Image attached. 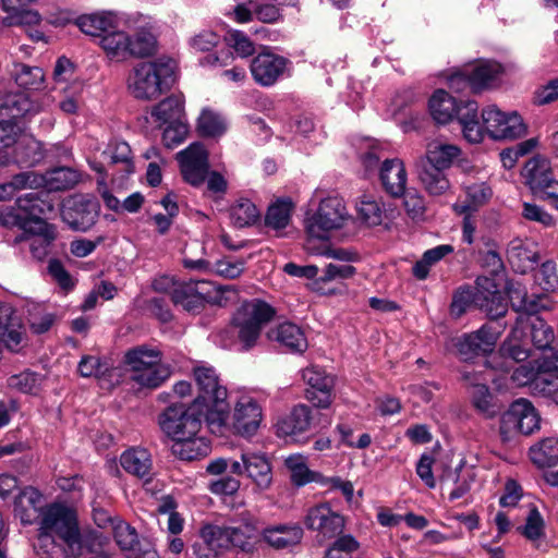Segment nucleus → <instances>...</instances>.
Segmentation results:
<instances>
[{
    "mask_svg": "<svg viewBox=\"0 0 558 558\" xmlns=\"http://www.w3.org/2000/svg\"><path fill=\"white\" fill-rule=\"evenodd\" d=\"M228 124L226 119L209 108L202 110L197 119V131L205 137H219L226 133Z\"/></svg>",
    "mask_w": 558,
    "mask_h": 558,
    "instance_id": "obj_53",
    "label": "nucleus"
},
{
    "mask_svg": "<svg viewBox=\"0 0 558 558\" xmlns=\"http://www.w3.org/2000/svg\"><path fill=\"white\" fill-rule=\"evenodd\" d=\"M302 377L308 385L306 399L316 408H328L332 402L333 378L318 366L306 367Z\"/></svg>",
    "mask_w": 558,
    "mask_h": 558,
    "instance_id": "obj_19",
    "label": "nucleus"
},
{
    "mask_svg": "<svg viewBox=\"0 0 558 558\" xmlns=\"http://www.w3.org/2000/svg\"><path fill=\"white\" fill-rule=\"evenodd\" d=\"M539 415L534 405L526 399L514 401L504 413L500 421V436L502 441H509L515 432L530 435L539 428Z\"/></svg>",
    "mask_w": 558,
    "mask_h": 558,
    "instance_id": "obj_12",
    "label": "nucleus"
},
{
    "mask_svg": "<svg viewBox=\"0 0 558 558\" xmlns=\"http://www.w3.org/2000/svg\"><path fill=\"white\" fill-rule=\"evenodd\" d=\"M201 537L226 550L234 548L245 553L252 551L262 539L257 521L250 513H241L222 525H204Z\"/></svg>",
    "mask_w": 558,
    "mask_h": 558,
    "instance_id": "obj_3",
    "label": "nucleus"
},
{
    "mask_svg": "<svg viewBox=\"0 0 558 558\" xmlns=\"http://www.w3.org/2000/svg\"><path fill=\"white\" fill-rule=\"evenodd\" d=\"M511 381L518 387L530 385L534 392L548 397L558 404V384L545 376L542 359L515 367Z\"/></svg>",
    "mask_w": 558,
    "mask_h": 558,
    "instance_id": "obj_15",
    "label": "nucleus"
},
{
    "mask_svg": "<svg viewBox=\"0 0 558 558\" xmlns=\"http://www.w3.org/2000/svg\"><path fill=\"white\" fill-rule=\"evenodd\" d=\"M379 180L384 190L392 197H401L407 187L408 174L401 159H385L379 168Z\"/></svg>",
    "mask_w": 558,
    "mask_h": 558,
    "instance_id": "obj_25",
    "label": "nucleus"
},
{
    "mask_svg": "<svg viewBox=\"0 0 558 558\" xmlns=\"http://www.w3.org/2000/svg\"><path fill=\"white\" fill-rule=\"evenodd\" d=\"M553 328L539 316H518L509 340L502 345V352L517 362L530 356L529 341L537 350H549L554 342Z\"/></svg>",
    "mask_w": 558,
    "mask_h": 558,
    "instance_id": "obj_4",
    "label": "nucleus"
},
{
    "mask_svg": "<svg viewBox=\"0 0 558 558\" xmlns=\"http://www.w3.org/2000/svg\"><path fill=\"white\" fill-rule=\"evenodd\" d=\"M444 171L430 166H424L420 171V181L429 195L440 196L450 190V182Z\"/></svg>",
    "mask_w": 558,
    "mask_h": 558,
    "instance_id": "obj_50",
    "label": "nucleus"
},
{
    "mask_svg": "<svg viewBox=\"0 0 558 558\" xmlns=\"http://www.w3.org/2000/svg\"><path fill=\"white\" fill-rule=\"evenodd\" d=\"M454 117L458 119L464 138L478 144L484 140V129L478 120V106L476 101L469 100L457 105Z\"/></svg>",
    "mask_w": 558,
    "mask_h": 558,
    "instance_id": "obj_27",
    "label": "nucleus"
},
{
    "mask_svg": "<svg viewBox=\"0 0 558 558\" xmlns=\"http://www.w3.org/2000/svg\"><path fill=\"white\" fill-rule=\"evenodd\" d=\"M292 209L293 203L289 198L277 199L267 209L266 226L276 231L284 229L291 220Z\"/></svg>",
    "mask_w": 558,
    "mask_h": 558,
    "instance_id": "obj_54",
    "label": "nucleus"
},
{
    "mask_svg": "<svg viewBox=\"0 0 558 558\" xmlns=\"http://www.w3.org/2000/svg\"><path fill=\"white\" fill-rule=\"evenodd\" d=\"M461 377L475 410L487 418L496 416L500 408L487 387L486 375L483 372L465 368L461 372Z\"/></svg>",
    "mask_w": 558,
    "mask_h": 558,
    "instance_id": "obj_14",
    "label": "nucleus"
},
{
    "mask_svg": "<svg viewBox=\"0 0 558 558\" xmlns=\"http://www.w3.org/2000/svg\"><path fill=\"white\" fill-rule=\"evenodd\" d=\"M468 68L471 82H473V92H477L492 84L501 71L500 64L495 61H482Z\"/></svg>",
    "mask_w": 558,
    "mask_h": 558,
    "instance_id": "obj_56",
    "label": "nucleus"
},
{
    "mask_svg": "<svg viewBox=\"0 0 558 558\" xmlns=\"http://www.w3.org/2000/svg\"><path fill=\"white\" fill-rule=\"evenodd\" d=\"M312 411L305 404L295 405L290 414L278 422V432L284 436L295 437L312 426Z\"/></svg>",
    "mask_w": 558,
    "mask_h": 558,
    "instance_id": "obj_34",
    "label": "nucleus"
},
{
    "mask_svg": "<svg viewBox=\"0 0 558 558\" xmlns=\"http://www.w3.org/2000/svg\"><path fill=\"white\" fill-rule=\"evenodd\" d=\"M22 324L10 304L0 303V343L14 349L22 341Z\"/></svg>",
    "mask_w": 558,
    "mask_h": 558,
    "instance_id": "obj_33",
    "label": "nucleus"
},
{
    "mask_svg": "<svg viewBox=\"0 0 558 558\" xmlns=\"http://www.w3.org/2000/svg\"><path fill=\"white\" fill-rule=\"evenodd\" d=\"M76 24L83 33L101 39L112 28L124 26L125 22L119 14L105 11L80 16Z\"/></svg>",
    "mask_w": 558,
    "mask_h": 558,
    "instance_id": "obj_26",
    "label": "nucleus"
},
{
    "mask_svg": "<svg viewBox=\"0 0 558 558\" xmlns=\"http://www.w3.org/2000/svg\"><path fill=\"white\" fill-rule=\"evenodd\" d=\"M535 282L544 291H554L558 288V272L556 263L553 260L544 262L534 275Z\"/></svg>",
    "mask_w": 558,
    "mask_h": 558,
    "instance_id": "obj_64",
    "label": "nucleus"
},
{
    "mask_svg": "<svg viewBox=\"0 0 558 558\" xmlns=\"http://www.w3.org/2000/svg\"><path fill=\"white\" fill-rule=\"evenodd\" d=\"M360 543L350 534L339 536L327 549L324 558H352Z\"/></svg>",
    "mask_w": 558,
    "mask_h": 558,
    "instance_id": "obj_62",
    "label": "nucleus"
},
{
    "mask_svg": "<svg viewBox=\"0 0 558 558\" xmlns=\"http://www.w3.org/2000/svg\"><path fill=\"white\" fill-rule=\"evenodd\" d=\"M291 61L270 50L259 52L251 61V73L260 86H272L289 70Z\"/></svg>",
    "mask_w": 558,
    "mask_h": 558,
    "instance_id": "obj_17",
    "label": "nucleus"
},
{
    "mask_svg": "<svg viewBox=\"0 0 558 558\" xmlns=\"http://www.w3.org/2000/svg\"><path fill=\"white\" fill-rule=\"evenodd\" d=\"M274 316V307L258 299L246 301L236 310L233 325L243 350L247 351L257 344L262 329Z\"/></svg>",
    "mask_w": 558,
    "mask_h": 558,
    "instance_id": "obj_9",
    "label": "nucleus"
},
{
    "mask_svg": "<svg viewBox=\"0 0 558 558\" xmlns=\"http://www.w3.org/2000/svg\"><path fill=\"white\" fill-rule=\"evenodd\" d=\"M99 44L111 60L120 62L130 58V36L124 32L123 26L112 28L102 36Z\"/></svg>",
    "mask_w": 558,
    "mask_h": 558,
    "instance_id": "obj_37",
    "label": "nucleus"
},
{
    "mask_svg": "<svg viewBox=\"0 0 558 558\" xmlns=\"http://www.w3.org/2000/svg\"><path fill=\"white\" fill-rule=\"evenodd\" d=\"M206 423V410L199 401L189 407L183 404L169 405L160 416L161 429L173 440H186L198 435L203 423Z\"/></svg>",
    "mask_w": 558,
    "mask_h": 558,
    "instance_id": "obj_8",
    "label": "nucleus"
},
{
    "mask_svg": "<svg viewBox=\"0 0 558 558\" xmlns=\"http://www.w3.org/2000/svg\"><path fill=\"white\" fill-rule=\"evenodd\" d=\"M175 61L169 57L138 62L129 74L128 89L140 100H153L174 83Z\"/></svg>",
    "mask_w": 558,
    "mask_h": 558,
    "instance_id": "obj_2",
    "label": "nucleus"
},
{
    "mask_svg": "<svg viewBox=\"0 0 558 558\" xmlns=\"http://www.w3.org/2000/svg\"><path fill=\"white\" fill-rule=\"evenodd\" d=\"M14 514L24 525L38 522L34 547L41 558H75L82 555L77 519L70 508L59 504L46 506L43 494L27 486L14 499Z\"/></svg>",
    "mask_w": 558,
    "mask_h": 558,
    "instance_id": "obj_1",
    "label": "nucleus"
},
{
    "mask_svg": "<svg viewBox=\"0 0 558 558\" xmlns=\"http://www.w3.org/2000/svg\"><path fill=\"white\" fill-rule=\"evenodd\" d=\"M529 456L532 463L539 469L556 466L558 464V437L548 436L541 439L531 446Z\"/></svg>",
    "mask_w": 558,
    "mask_h": 558,
    "instance_id": "obj_40",
    "label": "nucleus"
},
{
    "mask_svg": "<svg viewBox=\"0 0 558 558\" xmlns=\"http://www.w3.org/2000/svg\"><path fill=\"white\" fill-rule=\"evenodd\" d=\"M113 537L119 548L131 558H140L145 553L136 530L125 521L119 520L113 524Z\"/></svg>",
    "mask_w": 558,
    "mask_h": 558,
    "instance_id": "obj_39",
    "label": "nucleus"
},
{
    "mask_svg": "<svg viewBox=\"0 0 558 558\" xmlns=\"http://www.w3.org/2000/svg\"><path fill=\"white\" fill-rule=\"evenodd\" d=\"M466 199L458 201L452 205V209L457 215L469 211H477V209L486 204L493 195L492 189L484 182L474 183L465 189Z\"/></svg>",
    "mask_w": 558,
    "mask_h": 558,
    "instance_id": "obj_43",
    "label": "nucleus"
},
{
    "mask_svg": "<svg viewBox=\"0 0 558 558\" xmlns=\"http://www.w3.org/2000/svg\"><path fill=\"white\" fill-rule=\"evenodd\" d=\"M284 465L289 470L291 482L295 486H304L312 482L322 485L324 482V475L311 471L306 464V458L302 454H291L287 457Z\"/></svg>",
    "mask_w": 558,
    "mask_h": 558,
    "instance_id": "obj_42",
    "label": "nucleus"
},
{
    "mask_svg": "<svg viewBox=\"0 0 558 558\" xmlns=\"http://www.w3.org/2000/svg\"><path fill=\"white\" fill-rule=\"evenodd\" d=\"M461 155L459 146L444 143L441 141H433L426 149V159L428 165L441 170L449 169L453 161Z\"/></svg>",
    "mask_w": 558,
    "mask_h": 558,
    "instance_id": "obj_38",
    "label": "nucleus"
},
{
    "mask_svg": "<svg viewBox=\"0 0 558 558\" xmlns=\"http://www.w3.org/2000/svg\"><path fill=\"white\" fill-rule=\"evenodd\" d=\"M43 378L39 374L31 371H24L12 375L8 379L9 387L24 393H36L41 385Z\"/></svg>",
    "mask_w": 558,
    "mask_h": 558,
    "instance_id": "obj_61",
    "label": "nucleus"
},
{
    "mask_svg": "<svg viewBox=\"0 0 558 558\" xmlns=\"http://www.w3.org/2000/svg\"><path fill=\"white\" fill-rule=\"evenodd\" d=\"M349 218L343 199L328 196L320 201L317 209L308 215L305 228L310 239L326 240L329 232L343 227Z\"/></svg>",
    "mask_w": 558,
    "mask_h": 558,
    "instance_id": "obj_10",
    "label": "nucleus"
},
{
    "mask_svg": "<svg viewBox=\"0 0 558 558\" xmlns=\"http://www.w3.org/2000/svg\"><path fill=\"white\" fill-rule=\"evenodd\" d=\"M241 458L246 463L245 476L248 477L259 492H265L272 484V466L269 458L264 452L243 451Z\"/></svg>",
    "mask_w": 558,
    "mask_h": 558,
    "instance_id": "obj_23",
    "label": "nucleus"
},
{
    "mask_svg": "<svg viewBox=\"0 0 558 558\" xmlns=\"http://www.w3.org/2000/svg\"><path fill=\"white\" fill-rule=\"evenodd\" d=\"M458 102L446 90H436L429 99V111L434 120L445 124L454 118Z\"/></svg>",
    "mask_w": 558,
    "mask_h": 558,
    "instance_id": "obj_46",
    "label": "nucleus"
},
{
    "mask_svg": "<svg viewBox=\"0 0 558 558\" xmlns=\"http://www.w3.org/2000/svg\"><path fill=\"white\" fill-rule=\"evenodd\" d=\"M520 530L533 548L543 553L548 550L549 543L545 532V521L536 508L529 512L525 523Z\"/></svg>",
    "mask_w": 558,
    "mask_h": 558,
    "instance_id": "obj_35",
    "label": "nucleus"
},
{
    "mask_svg": "<svg viewBox=\"0 0 558 558\" xmlns=\"http://www.w3.org/2000/svg\"><path fill=\"white\" fill-rule=\"evenodd\" d=\"M48 191H63L74 187L81 180L78 171L69 168L60 167L46 173V175H38Z\"/></svg>",
    "mask_w": 558,
    "mask_h": 558,
    "instance_id": "obj_47",
    "label": "nucleus"
},
{
    "mask_svg": "<svg viewBox=\"0 0 558 558\" xmlns=\"http://www.w3.org/2000/svg\"><path fill=\"white\" fill-rule=\"evenodd\" d=\"M472 304L475 305V289H472L471 287H461L452 296L450 315L454 318H459Z\"/></svg>",
    "mask_w": 558,
    "mask_h": 558,
    "instance_id": "obj_63",
    "label": "nucleus"
},
{
    "mask_svg": "<svg viewBox=\"0 0 558 558\" xmlns=\"http://www.w3.org/2000/svg\"><path fill=\"white\" fill-rule=\"evenodd\" d=\"M78 372L83 377H95L101 388L110 389L119 383L120 369L97 356H83L78 363Z\"/></svg>",
    "mask_w": 558,
    "mask_h": 558,
    "instance_id": "obj_24",
    "label": "nucleus"
},
{
    "mask_svg": "<svg viewBox=\"0 0 558 558\" xmlns=\"http://www.w3.org/2000/svg\"><path fill=\"white\" fill-rule=\"evenodd\" d=\"M193 375L198 387V396L194 401H199V405L205 408L207 427L220 430V415L228 398L227 388L220 383L218 374L211 366H195Z\"/></svg>",
    "mask_w": 558,
    "mask_h": 558,
    "instance_id": "obj_6",
    "label": "nucleus"
},
{
    "mask_svg": "<svg viewBox=\"0 0 558 558\" xmlns=\"http://www.w3.org/2000/svg\"><path fill=\"white\" fill-rule=\"evenodd\" d=\"M199 283L203 281L173 282L169 292L171 301L187 312L199 311L205 302L204 294L198 291Z\"/></svg>",
    "mask_w": 558,
    "mask_h": 558,
    "instance_id": "obj_31",
    "label": "nucleus"
},
{
    "mask_svg": "<svg viewBox=\"0 0 558 558\" xmlns=\"http://www.w3.org/2000/svg\"><path fill=\"white\" fill-rule=\"evenodd\" d=\"M16 206L22 215L27 218V226L33 222L38 227L39 221H46L54 213V203L46 191L31 192L16 199Z\"/></svg>",
    "mask_w": 558,
    "mask_h": 558,
    "instance_id": "obj_21",
    "label": "nucleus"
},
{
    "mask_svg": "<svg viewBox=\"0 0 558 558\" xmlns=\"http://www.w3.org/2000/svg\"><path fill=\"white\" fill-rule=\"evenodd\" d=\"M15 144L14 157L21 165L35 166L45 157L41 144L35 138L23 136Z\"/></svg>",
    "mask_w": 558,
    "mask_h": 558,
    "instance_id": "obj_51",
    "label": "nucleus"
},
{
    "mask_svg": "<svg viewBox=\"0 0 558 558\" xmlns=\"http://www.w3.org/2000/svg\"><path fill=\"white\" fill-rule=\"evenodd\" d=\"M161 352L148 345H137L125 352L124 363L131 379L143 388H158L171 376L168 365L161 363Z\"/></svg>",
    "mask_w": 558,
    "mask_h": 558,
    "instance_id": "obj_5",
    "label": "nucleus"
},
{
    "mask_svg": "<svg viewBox=\"0 0 558 558\" xmlns=\"http://www.w3.org/2000/svg\"><path fill=\"white\" fill-rule=\"evenodd\" d=\"M61 215L71 229L86 231L96 222L98 204L83 196L74 197L68 202Z\"/></svg>",
    "mask_w": 558,
    "mask_h": 558,
    "instance_id": "obj_20",
    "label": "nucleus"
},
{
    "mask_svg": "<svg viewBox=\"0 0 558 558\" xmlns=\"http://www.w3.org/2000/svg\"><path fill=\"white\" fill-rule=\"evenodd\" d=\"M57 238V229L47 221H39L38 227H29L28 231L16 236L14 243L26 241L32 255L43 260L51 251V246Z\"/></svg>",
    "mask_w": 558,
    "mask_h": 558,
    "instance_id": "obj_22",
    "label": "nucleus"
},
{
    "mask_svg": "<svg viewBox=\"0 0 558 558\" xmlns=\"http://www.w3.org/2000/svg\"><path fill=\"white\" fill-rule=\"evenodd\" d=\"M302 536L303 531L298 525H279L267 529L263 533V539L277 549H283L299 544Z\"/></svg>",
    "mask_w": 558,
    "mask_h": 558,
    "instance_id": "obj_44",
    "label": "nucleus"
},
{
    "mask_svg": "<svg viewBox=\"0 0 558 558\" xmlns=\"http://www.w3.org/2000/svg\"><path fill=\"white\" fill-rule=\"evenodd\" d=\"M220 430L209 429L218 436H226L229 433L243 437L253 436L259 428L263 420L262 407L257 400L251 396H241L233 407L230 415L229 404L226 401V408L221 411Z\"/></svg>",
    "mask_w": 558,
    "mask_h": 558,
    "instance_id": "obj_7",
    "label": "nucleus"
},
{
    "mask_svg": "<svg viewBox=\"0 0 558 558\" xmlns=\"http://www.w3.org/2000/svg\"><path fill=\"white\" fill-rule=\"evenodd\" d=\"M304 525L310 531L316 532L323 539H331L339 536L345 526L344 517L333 510L328 502H320L310 507L303 519Z\"/></svg>",
    "mask_w": 558,
    "mask_h": 558,
    "instance_id": "obj_13",
    "label": "nucleus"
},
{
    "mask_svg": "<svg viewBox=\"0 0 558 558\" xmlns=\"http://www.w3.org/2000/svg\"><path fill=\"white\" fill-rule=\"evenodd\" d=\"M156 50V38L148 31H140L134 38L130 37V58L150 56Z\"/></svg>",
    "mask_w": 558,
    "mask_h": 558,
    "instance_id": "obj_60",
    "label": "nucleus"
},
{
    "mask_svg": "<svg viewBox=\"0 0 558 558\" xmlns=\"http://www.w3.org/2000/svg\"><path fill=\"white\" fill-rule=\"evenodd\" d=\"M41 181L34 172L17 173L9 182L0 184V202L12 198L21 190L37 189Z\"/></svg>",
    "mask_w": 558,
    "mask_h": 558,
    "instance_id": "obj_55",
    "label": "nucleus"
},
{
    "mask_svg": "<svg viewBox=\"0 0 558 558\" xmlns=\"http://www.w3.org/2000/svg\"><path fill=\"white\" fill-rule=\"evenodd\" d=\"M356 274V268L351 264L343 263H329L325 266L323 275L319 276L314 282V289L323 291L320 284L330 281L345 280L352 278Z\"/></svg>",
    "mask_w": 558,
    "mask_h": 558,
    "instance_id": "obj_58",
    "label": "nucleus"
},
{
    "mask_svg": "<svg viewBox=\"0 0 558 558\" xmlns=\"http://www.w3.org/2000/svg\"><path fill=\"white\" fill-rule=\"evenodd\" d=\"M522 175L525 184L533 192H543L553 183H556L548 161L541 157H533L527 160L522 170Z\"/></svg>",
    "mask_w": 558,
    "mask_h": 558,
    "instance_id": "obj_30",
    "label": "nucleus"
},
{
    "mask_svg": "<svg viewBox=\"0 0 558 558\" xmlns=\"http://www.w3.org/2000/svg\"><path fill=\"white\" fill-rule=\"evenodd\" d=\"M498 335L488 325L465 335L459 343V351L464 355H478L492 352L496 345Z\"/></svg>",
    "mask_w": 558,
    "mask_h": 558,
    "instance_id": "obj_29",
    "label": "nucleus"
},
{
    "mask_svg": "<svg viewBox=\"0 0 558 558\" xmlns=\"http://www.w3.org/2000/svg\"><path fill=\"white\" fill-rule=\"evenodd\" d=\"M532 243L515 239L509 243L507 257L512 268L521 274L533 268L537 260V253Z\"/></svg>",
    "mask_w": 558,
    "mask_h": 558,
    "instance_id": "obj_36",
    "label": "nucleus"
},
{
    "mask_svg": "<svg viewBox=\"0 0 558 558\" xmlns=\"http://www.w3.org/2000/svg\"><path fill=\"white\" fill-rule=\"evenodd\" d=\"M357 217L367 226H379L385 217L384 205L372 195H363L356 204Z\"/></svg>",
    "mask_w": 558,
    "mask_h": 558,
    "instance_id": "obj_57",
    "label": "nucleus"
},
{
    "mask_svg": "<svg viewBox=\"0 0 558 558\" xmlns=\"http://www.w3.org/2000/svg\"><path fill=\"white\" fill-rule=\"evenodd\" d=\"M7 12L10 13L4 20L7 25L25 27L33 40H44V32L38 28L41 24V16L37 11L20 8Z\"/></svg>",
    "mask_w": 558,
    "mask_h": 558,
    "instance_id": "obj_41",
    "label": "nucleus"
},
{
    "mask_svg": "<svg viewBox=\"0 0 558 558\" xmlns=\"http://www.w3.org/2000/svg\"><path fill=\"white\" fill-rule=\"evenodd\" d=\"M151 117L160 125L184 121L183 98L172 95L154 107Z\"/></svg>",
    "mask_w": 558,
    "mask_h": 558,
    "instance_id": "obj_45",
    "label": "nucleus"
},
{
    "mask_svg": "<svg viewBox=\"0 0 558 558\" xmlns=\"http://www.w3.org/2000/svg\"><path fill=\"white\" fill-rule=\"evenodd\" d=\"M270 341L278 342L292 353H303L307 349V340L303 330L293 323H282L267 332Z\"/></svg>",
    "mask_w": 558,
    "mask_h": 558,
    "instance_id": "obj_28",
    "label": "nucleus"
},
{
    "mask_svg": "<svg viewBox=\"0 0 558 558\" xmlns=\"http://www.w3.org/2000/svg\"><path fill=\"white\" fill-rule=\"evenodd\" d=\"M123 470L136 477L148 481L151 475L153 461L148 450L133 447L125 450L120 457Z\"/></svg>",
    "mask_w": 558,
    "mask_h": 558,
    "instance_id": "obj_32",
    "label": "nucleus"
},
{
    "mask_svg": "<svg viewBox=\"0 0 558 558\" xmlns=\"http://www.w3.org/2000/svg\"><path fill=\"white\" fill-rule=\"evenodd\" d=\"M475 286V306L496 319L507 312V301L494 279L478 277Z\"/></svg>",
    "mask_w": 558,
    "mask_h": 558,
    "instance_id": "obj_18",
    "label": "nucleus"
},
{
    "mask_svg": "<svg viewBox=\"0 0 558 558\" xmlns=\"http://www.w3.org/2000/svg\"><path fill=\"white\" fill-rule=\"evenodd\" d=\"M172 451L182 460L191 461L206 457L210 452V444L205 437L198 435L186 440H174Z\"/></svg>",
    "mask_w": 558,
    "mask_h": 558,
    "instance_id": "obj_49",
    "label": "nucleus"
},
{
    "mask_svg": "<svg viewBox=\"0 0 558 558\" xmlns=\"http://www.w3.org/2000/svg\"><path fill=\"white\" fill-rule=\"evenodd\" d=\"M14 77L19 86L29 89H37L44 82V72L38 66L15 64Z\"/></svg>",
    "mask_w": 558,
    "mask_h": 558,
    "instance_id": "obj_59",
    "label": "nucleus"
},
{
    "mask_svg": "<svg viewBox=\"0 0 558 558\" xmlns=\"http://www.w3.org/2000/svg\"><path fill=\"white\" fill-rule=\"evenodd\" d=\"M481 117L484 135L493 140H517L526 134V125L515 111L504 112L496 106H488Z\"/></svg>",
    "mask_w": 558,
    "mask_h": 558,
    "instance_id": "obj_11",
    "label": "nucleus"
},
{
    "mask_svg": "<svg viewBox=\"0 0 558 558\" xmlns=\"http://www.w3.org/2000/svg\"><path fill=\"white\" fill-rule=\"evenodd\" d=\"M183 179L193 186L204 183L208 174L209 161L205 146L199 142L192 143L177 155Z\"/></svg>",
    "mask_w": 558,
    "mask_h": 558,
    "instance_id": "obj_16",
    "label": "nucleus"
},
{
    "mask_svg": "<svg viewBox=\"0 0 558 558\" xmlns=\"http://www.w3.org/2000/svg\"><path fill=\"white\" fill-rule=\"evenodd\" d=\"M253 4L256 19L263 23L275 24L282 20L281 7H295L299 0H262Z\"/></svg>",
    "mask_w": 558,
    "mask_h": 558,
    "instance_id": "obj_52",
    "label": "nucleus"
},
{
    "mask_svg": "<svg viewBox=\"0 0 558 558\" xmlns=\"http://www.w3.org/2000/svg\"><path fill=\"white\" fill-rule=\"evenodd\" d=\"M229 216L234 227L244 228L259 220L260 210L251 199L241 197L230 206Z\"/></svg>",
    "mask_w": 558,
    "mask_h": 558,
    "instance_id": "obj_48",
    "label": "nucleus"
}]
</instances>
